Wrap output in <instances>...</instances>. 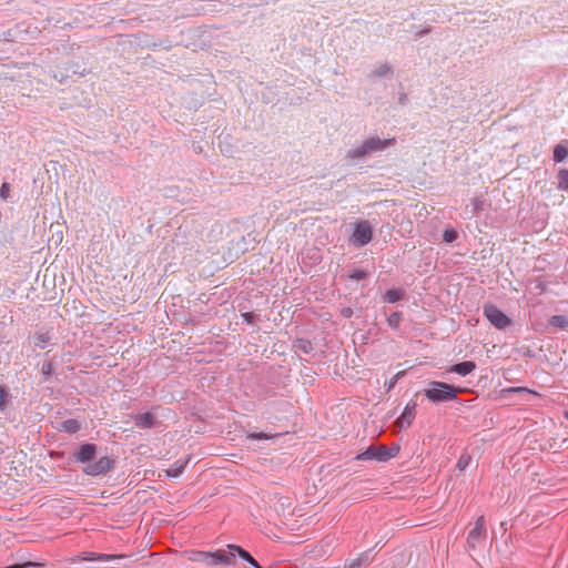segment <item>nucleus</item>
Returning a JSON list of instances; mask_svg holds the SVG:
<instances>
[{
    "label": "nucleus",
    "mask_w": 568,
    "mask_h": 568,
    "mask_svg": "<svg viewBox=\"0 0 568 568\" xmlns=\"http://www.w3.org/2000/svg\"><path fill=\"white\" fill-rule=\"evenodd\" d=\"M367 276L366 272L363 271V270H355L352 272V274L349 275L351 278H354V280H363Z\"/></svg>",
    "instance_id": "bb28decb"
},
{
    "label": "nucleus",
    "mask_w": 568,
    "mask_h": 568,
    "mask_svg": "<svg viewBox=\"0 0 568 568\" xmlns=\"http://www.w3.org/2000/svg\"><path fill=\"white\" fill-rule=\"evenodd\" d=\"M395 140L394 139H385L382 140L379 138H371L366 140L361 148L351 152L352 158L364 156L368 153L384 150L388 145H390Z\"/></svg>",
    "instance_id": "20e7f679"
},
{
    "label": "nucleus",
    "mask_w": 568,
    "mask_h": 568,
    "mask_svg": "<svg viewBox=\"0 0 568 568\" xmlns=\"http://www.w3.org/2000/svg\"><path fill=\"white\" fill-rule=\"evenodd\" d=\"M504 392H507V393H529V394H534L536 396H540V394H538L537 392L531 390V389H529L527 387H521V386L509 387L507 389H504Z\"/></svg>",
    "instance_id": "5701e85b"
},
{
    "label": "nucleus",
    "mask_w": 568,
    "mask_h": 568,
    "mask_svg": "<svg viewBox=\"0 0 568 568\" xmlns=\"http://www.w3.org/2000/svg\"><path fill=\"white\" fill-rule=\"evenodd\" d=\"M399 452V446L395 445L392 447H386L384 445L381 446H369L364 452L356 455V460H376V462H387L394 458Z\"/></svg>",
    "instance_id": "f03ea898"
},
{
    "label": "nucleus",
    "mask_w": 568,
    "mask_h": 568,
    "mask_svg": "<svg viewBox=\"0 0 568 568\" xmlns=\"http://www.w3.org/2000/svg\"><path fill=\"white\" fill-rule=\"evenodd\" d=\"M456 237H457V233L454 230H445V232L443 234V239L447 243L455 241Z\"/></svg>",
    "instance_id": "a878e982"
},
{
    "label": "nucleus",
    "mask_w": 568,
    "mask_h": 568,
    "mask_svg": "<svg viewBox=\"0 0 568 568\" xmlns=\"http://www.w3.org/2000/svg\"><path fill=\"white\" fill-rule=\"evenodd\" d=\"M372 240V229L368 222L363 221L356 224L354 232L352 234L351 241L356 246H364L369 243Z\"/></svg>",
    "instance_id": "423d86ee"
},
{
    "label": "nucleus",
    "mask_w": 568,
    "mask_h": 568,
    "mask_svg": "<svg viewBox=\"0 0 568 568\" xmlns=\"http://www.w3.org/2000/svg\"><path fill=\"white\" fill-rule=\"evenodd\" d=\"M97 452V446L93 444H83L79 447L78 452L75 453L77 460L81 463H88L90 462Z\"/></svg>",
    "instance_id": "9d476101"
},
{
    "label": "nucleus",
    "mask_w": 568,
    "mask_h": 568,
    "mask_svg": "<svg viewBox=\"0 0 568 568\" xmlns=\"http://www.w3.org/2000/svg\"><path fill=\"white\" fill-rule=\"evenodd\" d=\"M568 158V146L564 143H560L554 149V161L556 163H560Z\"/></svg>",
    "instance_id": "2eb2a0df"
},
{
    "label": "nucleus",
    "mask_w": 568,
    "mask_h": 568,
    "mask_svg": "<svg viewBox=\"0 0 568 568\" xmlns=\"http://www.w3.org/2000/svg\"><path fill=\"white\" fill-rule=\"evenodd\" d=\"M558 187L560 190H568V171L560 170L558 172Z\"/></svg>",
    "instance_id": "aec40b11"
},
{
    "label": "nucleus",
    "mask_w": 568,
    "mask_h": 568,
    "mask_svg": "<svg viewBox=\"0 0 568 568\" xmlns=\"http://www.w3.org/2000/svg\"><path fill=\"white\" fill-rule=\"evenodd\" d=\"M197 554H199V552H195V554L191 557V559H192V560H194V561H201V562H203V559H201V557H199V556H197Z\"/></svg>",
    "instance_id": "2f4dec72"
},
{
    "label": "nucleus",
    "mask_w": 568,
    "mask_h": 568,
    "mask_svg": "<svg viewBox=\"0 0 568 568\" xmlns=\"http://www.w3.org/2000/svg\"><path fill=\"white\" fill-rule=\"evenodd\" d=\"M486 537V520L484 516H479L467 535V546L475 549L485 541Z\"/></svg>",
    "instance_id": "39448f33"
},
{
    "label": "nucleus",
    "mask_w": 568,
    "mask_h": 568,
    "mask_svg": "<svg viewBox=\"0 0 568 568\" xmlns=\"http://www.w3.org/2000/svg\"><path fill=\"white\" fill-rule=\"evenodd\" d=\"M475 368H476L475 362L465 361V362H462V363L450 366L448 372L458 374L460 376H466V375L471 374L475 371Z\"/></svg>",
    "instance_id": "f8f14e48"
},
{
    "label": "nucleus",
    "mask_w": 568,
    "mask_h": 568,
    "mask_svg": "<svg viewBox=\"0 0 568 568\" xmlns=\"http://www.w3.org/2000/svg\"><path fill=\"white\" fill-rule=\"evenodd\" d=\"M549 324L555 327L566 328L568 326V318L562 315H554L549 318Z\"/></svg>",
    "instance_id": "a211bd4d"
},
{
    "label": "nucleus",
    "mask_w": 568,
    "mask_h": 568,
    "mask_svg": "<svg viewBox=\"0 0 568 568\" xmlns=\"http://www.w3.org/2000/svg\"><path fill=\"white\" fill-rule=\"evenodd\" d=\"M113 459H111L108 456H103L99 458L97 462L88 464L83 468V471L89 476H99L111 469L113 467Z\"/></svg>",
    "instance_id": "0eeeda50"
},
{
    "label": "nucleus",
    "mask_w": 568,
    "mask_h": 568,
    "mask_svg": "<svg viewBox=\"0 0 568 568\" xmlns=\"http://www.w3.org/2000/svg\"><path fill=\"white\" fill-rule=\"evenodd\" d=\"M134 423L138 427H141V428H149L151 426H153L154 424V417L152 414L150 413H144V414H138L135 417H134Z\"/></svg>",
    "instance_id": "4468645a"
},
{
    "label": "nucleus",
    "mask_w": 568,
    "mask_h": 568,
    "mask_svg": "<svg viewBox=\"0 0 568 568\" xmlns=\"http://www.w3.org/2000/svg\"><path fill=\"white\" fill-rule=\"evenodd\" d=\"M483 311L487 321L498 329H505L513 323L511 320L494 304L484 305Z\"/></svg>",
    "instance_id": "7ed1b4c3"
},
{
    "label": "nucleus",
    "mask_w": 568,
    "mask_h": 568,
    "mask_svg": "<svg viewBox=\"0 0 568 568\" xmlns=\"http://www.w3.org/2000/svg\"><path fill=\"white\" fill-rule=\"evenodd\" d=\"M50 341L48 333H37L34 335V344L40 348H44Z\"/></svg>",
    "instance_id": "6ab92c4d"
},
{
    "label": "nucleus",
    "mask_w": 568,
    "mask_h": 568,
    "mask_svg": "<svg viewBox=\"0 0 568 568\" xmlns=\"http://www.w3.org/2000/svg\"><path fill=\"white\" fill-rule=\"evenodd\" d=\"M51 371H52L51 364H45V365L42 366V373L43 374L49 375V374H51Z\"/></svg>",
    "instance_id": "7c9ffc66"
},
{
    "label": "nucleus",
    "mask_w": 568,
    "mask_h": 568,
    "mask_svg": "<svg viewBox=\"0 0 568 568\" xmlns=\"http://www.w3.org/2000/svg\"><path fill=\"white\" fill-rule=\"evenodd\" d=\"M201 559H203V562L206 565H217V564H224L229 565L231 562L230 552L226 554L225 551L217 550L214 552H203L199 551L197 554Z\"/></svg>",
    "instance_id": "6e6552de"
},
{
    "label": "nucleus",
    "mask_w": 568,
    "mask_h": 568,
    "mask_svg": "<svg viewBox=\"0 0 568 568\" xmlns=\"http://www.w3.org/2000/svg\"><path fill=\"white\" fill-rule=\"evenodd\" d=\"M400 320H402V314L398 312H395L388 316L387 322H388L389 326L396 328L398 326Z\"/></svg>",
    "instance_id": "b1692460"
},
{
    "label": "nucleus",
    "mask_w": 568,
    "mask_h": 568,
    "mask_svg": "<svg viewBox=\"0 0 568 568\" xmlns=\"http://www.w3.org/2000/svg\"><path fill=\"white\" fill-rule=\"evenodd\" d=\"M248 437L254 438V439H267L268 438V436L264 433L251 434Z\"/></svg>",
    "instance_id": "cd10ccee"
},
{
    "label": "nucleus",
    "mask_w": 568,
    "mask_h": 568,
    "mask_svg": "<svg viewBox=\"0 0 568 568\" xmlns=\"http://www.w3.org/2000/svg\"><path fill=\"white\" fill-rule=\"evenodd\" d=\"M564 416H565V418H566V419H568V410H566V412L564 413Z\"/></svg>",
    "instance_id": "f704fd0d"
},
{
    "label": "nucleus",
    "mask_w": 568,
    "mask_h": 568,
    "mask_svg": "<svg viewBox=\"0 0 568 568\" xmlns=\"http://www.w3.org/2000/svg\"><path fill=\"white\" fill-rule=\"evenodd\" d=\"M402 297V292L398 291V290H388L386 293H385V301L388 302V303H395L397 302L399 298Z\"/></svg>",
    "instance_id": "4be33fe9"
},
{
    "label": "nucleus",
    "mask_w": 568,
    "mask_h": 568,
    "mask_svg": "<svg viewBox=\"0 0 568 568\" xmlns=\"http://www.w3.org/2000/svg\"><path fill=\"white\" fill-rule=\"evenodd\" d=\"M227 549L230 550V556H240L243 560L250 564L253 568H262L258 562L243 548L235 545H229Z\"/></svg>",
    "instance_id": "9b49d317"
},
{
    "label": "nucleus",
    "mask_w": 568,
    "mask_h": 568,
    "mask_svg": "<svg viewBox=\"0 0 568 568\" xmlns=\"http://www.w3.org/2000/svg\"><path fill=\"white\" fill-rule=\"evenodd\" d=\"M343 315L349 317L352 315V310H349V308L343 310Z\"/></svg>",
    "instance_id": "473e14b6"
},
{
    "label": "nucleus",
    "mask_w": 568,
    "mask_h": 568,
    "mask_svg": "<svg viewBox=\"0 0 568 568\" xmlns=\"http://www.w3.org/2000/svg\"><path fill=\"white\" fill-rule=\"evenodd\" d=\"M10 192H11V189H10V184L7 183V182H3L1 187H0V196L2 200H8L10 197Z\"/></svg>",
    "instance_id": "393cba45"
},
{
    "label": "nucleus",
    "mask_w": 568,
    "mask_h": 568,
    "mask_svg": "<svg viewBox=\"0 0 568 568\" xmlns=\"http://www.w3.org/2000/svg\"><path fill=\"white\" fill-rule=\"evenodd\" d=\"M6 403V392L2 387H0V408L4 406Z\"/></svg>",
    "instance_id": "c85d7f7f"
},
{
    "label": "nucleus",
    "mask_w": 568,
    "mask_h": 568,
    "mask_svg": "<svg viewBox=\"0 0 568 568\" xmlns=\"http://www.w3.org/2000/svg\"><path fill=\"white\" fill-rule=\"evenodd\" d=\"M416 406L417 405L415 402H409L406 404L402 415L396 420V425L400 429H406L412 425L416 416Z\"/></svg>",
    "instance_id": "1a4fd4ad"
},
{
    "label": "nucleus",
    "mask_w": 568,
    "mask_h": 568,
    "mask_svg": "<svg viewBox=\"0 0 568 568\" xmlns=\"http://www.w3.org/2000/svg\"><path fill=\"white\" fill-rule=\"evenodd\" d=\"M389 71V68L386 65H383L376 70L377 75H383Z\"/></svg>",
    "instance_id": "c756f323"
},
{
    "label": "nucleus",
    "mask_w": 568,
    "mask_h": 568,
    "mask_svg": "<svg viewBox=\"0 0 568 568\" xmlns=\"http://www.w3.org/2000/svg\"><path fill=\"white\" fill-rule=\"evenodd\" d=\"M61 427L64 432L74 434L80 429V424L77 419H67L61 424Z\"/></svg>",
    "instance_id": "dca6fc26"
},
{
    "label": "nucleus",
    "mask_w": 568,
    "mask_h": 568,
    "mask_svg": "<svg viewBox=\"0 0 568 568\" xmlns=\"http://www.w3.org/2000/svg\"><path fill=\"white\" fill-rule=\"evenodd\" d=\"M26 566H36V564H33V562H27V564H24V567H26Z\"/></svg>",
    "instance_id": "72a5a7b5"
},
{
    "label": "nucleus",
    "mask_w": 568,
    "mask_h": 568,
    "mask_svg": "<svg viewBox=\"0 0 568 568\" xmlns=\"http://www.w3.org/2000/svg\"><path fill=\"white\" fill-rule=\"evenodd\" d=\"M462 388H456L443 382L433 381L428 387L424 389V395L432 403L449 402L457 398V394Z\"/></svg>",
    "instance_id": "f257e3e1"
},
{
    "label": "nucleus",
    "mask_w": 568,
    "mask_h": 568,
    "mask_svg": "<svg viewBox=\"0 0 568 568\" xmlns=\"http://www.w3.org/2000/svg\"><path fill=\"white\" fill-rule=\"evenodd\" d=\"M189 460H190V457H186L184 460H178L176 463H174V465L171 468L165 470V475L168 477H173V478L179 477L182 474L185 466L187 465Z\"/></svg>",
    "instance_id": "ddd939ff"
},
{
    "label": "nucleus",
    "mask_w": 568,
    "mask_h": 568,
    "mask_svg": "<svg viewBox=\"0 0 568 568\" xmlns=\"http://www.w3.org/2000/svg\"><path fill=\"white\" fill-rule=\"evenodd\" d=\"M118 558H123V556L91 552L88 557H84L85 560H103V561H109L111 559H118Z\"/></svg>",
    "instance_id": "f3484780"
},
{
    "label": "nucleus",
    "mask_w": 568,
    "mask_h": 568,
    "mask_svg": "<svg viewBox=\"0 0 568 568\" xmlns=\"http://www.w3.org/2000/svg\"><path fill=\"white\" fill-rule=\"evenodd\" d=\"M470 462H471V456H470V455H468V454H463V455L458 458L457 464H456V467H457L460 471H463V470H465V469L469 466Z\"/></svg>",
    "instance_id": "412c9836"
}]
</instances>
